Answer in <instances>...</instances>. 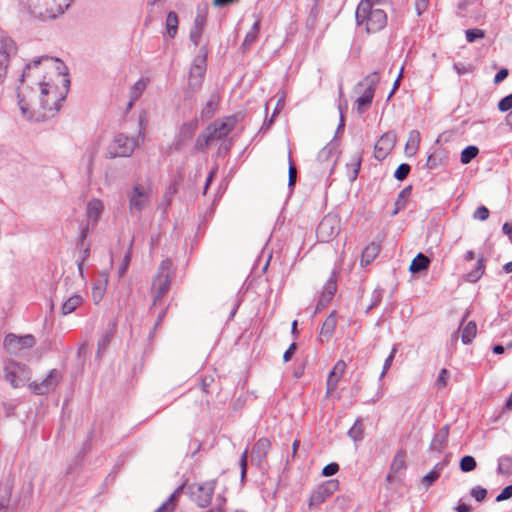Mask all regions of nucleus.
<instances>
[{"label":"nucleus","mask_w":512,"mask_h":512,"mask_svg":"<svg viewBox=\"0 0 512 512\" xmlns=\"http://www.w3.org/2000/svg\"><path fill=\"white\" fill-rule=\"evenodd\" d=\"M69 79L64 63L41 58L29 63L18 91V105L24 117L43 120L53 116L66 98Z\"/></svg>","instance_id":"obj_1"},{"label":"nucleus","mask_w":512,"mask_h":512,"mask_svg":"<svg viewBox=\"0 0 512 512\" xmlns=\"http://www.w3.org/2000/svg\"><path fill=\"white\" fill-rule=\"evenodd\" d=\"M356 21L368 33H376L387 24V15L382 9H373L369 0H361L356 10Z\"/></svg>","instance_id":"obj_2"},{"label":"nucleus","mask_w":512,"mask_h":512,"mask_svg":"<svg viewBox=\"0 0 512 512\" xmlns=\"http://www.w3.org/2000/svg\"><path fill=\"white\" fill-rule=\"evenodd\" d=\"M235 125L236 118L231 116L214 121L207 127L205 133L198 138L197 148L205 150L212 142L225 138L233 131Z\"/></svg>","instance_id":"obj_3"},{"label":"nucleus","mask_w":512,"mask_h":512,"mask_svg":"<svg viewBox=\"0 0 512 512\" xmlns=\"http://www.w3.org/2000/svg\"><path fill=\"white\" fill-rule=\"evenodd\" d=\"M173 277V262L170 259L163 260L159 271L154 277L151 286L153 304L156 305L168 293Z\"/></svg>","instance_id":"obj_4"},{"label":"nucleus","mask_w":512,"mask_h":512,"mask_svg":"<svg viewBox=\"0 0 512 512\" xmlns=\"http://www.w3.org/2000/svg\"><path fill=\"white\" fill-rule=\"evenodd\" d=\"M135 141L123 134L117 135L107 147L110 157H127L132 154L135 148Z\"/></svg>","instance_id":"obj_5"},{"label":"nucleus","mask_w":512,"mask_h":512,"mask_svg":"<svg viewBox=\"0 0 512 512\" xmlns=\"http://www.w3.org/2000/svg\"><path fill=\"white\" fill-rule=\"evenodd\" d=\"M340 483L337 479H332L318 485L310 496L309 506H319L339 490Z\"/></svg>","instance_id":"obj_6"},{"label":"nucleus","mask_w":512,"mask_h":512,"mask_svg":"<svg viewBox=\"0 0 512 512\" xmlns=\"http://www.w3.org/2000/svg\"><path fill=\"white\" fill-rule=\"evenodd\" d=\"M215 489V482L208 481L204 483H197L191 486V494L193 499L201 507H206L210 504Z\"/></svg>","instance_id":"obj_7"},{"label":"nucleus","mask_w":512,"mask_h":512,"mask_svg":"<svg viewBox=\"0 0 512 512\" xmlns=\"http://www.w3.org/2000/svg\"><path fill=\"white\" fill-rule=\"evenodd\" d=\"M61 379V372L53 369L41 383H33L30 387L34 393L43 395L54 390L60 383Z\"/></svg>","instance_id":"obj_8"},{"label":"nucleus","mask_w":512,"mask_h":512,"mask_svg":"<svg viewBox=\"0 0 512 512\" xmlns=\"http://www.w3.org/2000/svg\"><path fill=\"white\" fill-rule=\"evenodd\" d=\"M42 11H40V14L48 17V18H55L58 15L62 14L65 9H67L70 6L71 0H38Z\"/></svg>","instance_id":"obj_9"},{"label":"nucleus","mask_w":512,"mask_h":512,"mask_svg":"<svg viewBox=\"0 0 512 512\" xmlns=\"http://www.w3.org/2000/svg\"><path fill=\"white\" fill-rule=\"evenodd\" d=\"M34 344L35 339L31 335L17 336L9 334L4 340V346L10 352H17L22 349L31 348Z\"/></svg>","instance_id":"obj_10"},{"label":"nucleus","mask_w":512,"mask_h":512,"mask_svg":"<svg viewBox=\"0 0 512 512\" xmlns=\"http://www.w3.org/2000/svg\"><path fill=\"white\" fill-rule=\"evenodd\" d=\"M6 379L14 387L19 386V382L24 381L28 376V368L25 365L11 361L5 366Z\"/></svg>","instance_id":"obj_11"},{"label":"nucleus","mask_w":512,"mask_h":512,"mask_svg":"<svg viewBox=\"0 0 512 512\" xmlns=\"http://www.w3.org/2000/svg\"><path fill=\"white\" fill-rule=\"evenodd\" d=\"M346 369H347V364L344 360H338L335 363L333 369L331 370V372L329 373L328 378H327V394L328 395H332L336 391L340 380L342 379V377L344 376V374L346 372Z\"/></svg>","instance_id":"obj_12"},{"label":"nucleus","mask_w":512,"mask_h":512,"mask_svg":"<svg viewBox=\"0 0 512 512\" xmlns=\"http://www.w3.org/2000/svg\"><path fill=\"white\" fill-rule=\"evenodd\" d=\"M151 194L150 185L144 186L138 184L134 187L130 196V206L132 209L141 210L147 204Z\"/></svg>","instance_id":"obj_13"},{"label":"nucleus","mask_w":512,"mask_h":512,"mask_svg":"<svg viewBox=\"0 0 512 512\" xmlns=\"http://www.w3.org/2000/svg\"><path fill=\"white\" fill-rule=\"evenodd\" d=\"M338 234V228L336 221L332 218L323 219L318 228L317 236L322 242H329Z\"/></svg>","instance_id":"obj_14"},{"label":"nucleus","mask_w":512,"mask_h":512,"mask_svg":"<svg viewBox=\"0 0 512 512\" xmlns=\"http://www.w3.org/2000/svg\"><path fill=\"white\" fill-rule=\"evenodd\" d=\"M14 51L13 41L1 37L0 38V80L6 73V69L8 67L9 58L11 53Z\"/></svg>","instance_id":"obj_15"},{"label":"nucleus","mask_w":512,"mask_h":512,"mask_svg":"<svg viewBox=\"0 0 512 512\" xmlns=\"http://www.w3.org/2000/svg\"><path fill=\"white\" fill-rule=\"evenodd\" d=\"M394 137L391 134H384L377 141L374 149V155L377 159H384L394 147Z\"/></svg>","instance_id":"obj_16"},{"label":"nucleus","mask_w":512,"mask_h":512,"mask_svg":"<svg viewBox=\"0 0 512 512\" xmlns=\"http://www.w3.org/2000/svg\"><path fill=\"white\" fill-rule=\"evenodd\" d=\"M206 72V59L199 58L190 70L189 82L192 86H200Z\"/></svg>","instance_id":"obj_17"},{"label":"nucleus","mask_w":512,"mask_h":512,"mask_svg":"<svg viewBox=\"0 0 512 512\" xmlns=\"http://www.w3.org/2000/svg\"><path fill=\"white\" fill-rule=\"evenodd\" d=\"M381 251V245L376 242L369 243L363 250L361 255V265L367 266L371 264Z\"/></svg>","instance_id":"obj_18"},{"label":"nucleus","mask_w":512,"mask_h":512,"mask_svg":"<svg viewBox=\"0 0 512 512\" xmlns=\"http://www.w3.org/2000/svg\"><path fill=\"white\" fill-rule=\"evenodd\" d=\"M148 84L147 79H140L137 81L130 90V99L127 104L126 110H130L133 106V104L140 98L144 90L146 89Z\"/></svg>","instance_id":"obj_19"},{"label":"nucleus","mask_w":512,"mask_h":512,"mask_svg":"<svg viewBox=\"0 0 512 512\" xmlns=\"http://www.w3.org/2000/svg\"><path fill=\"white\" fill-rule=\"evenodd\" d=\"M374 98V88H367L364 93L356 100L357 111L362 114L368 110Z\"/></svg>","instance_id":"obj_20"},{"label":"nucleus","mask_w":512,"mask_h":512,"mask_svg":"<svg viewBox=\"0 0 512 512\" xmlns=\"http://www.w3.org/2000/svg\"><path fill=\"white\" fill-rule=\"evenodd\" d=\"M477 334V325L474 321H469L461 327V339L463 343L469 344Z\"/></svg>","instance_id":"obj_21"},{"label":"nucleus","mask_w":512,"mask_h":512,"mask_svg":"<svg viewBox=\"0 0 512 512\" xmlns=\"http://www.w3.org/2000/svg\"><path fill=\"white\" fill-rule=\"evenodd\" d=\"M430 262V259L426 255L419 253L412 261L410 271L412 273L425 271L429 268Z\"/></svg>","instance_id":"obj_22"},{"label":"nucleus","mask_w":512,"mask_h":512,"mask_svg":"<svg viewBox=\"0 0 512 512\" xmlns=\"http://www.w3.org/2000/svg\"><path fill=\"white\" fill-rule=\"evenodd\" d=\"M485 273V260L484 258H479L474 270L466 274V280L468 282H477Z\"/></svg>","instance_id":"obj_23"},{"label":"nucleus","mask_w":512,"mask_h":512,"mask_svg":"<svg viewBox=\"0 0 512 512\" xmlns=\"http://www.w3.org/2000/svg\"><path fill=\"white\" fill-rule=\"evenodd\" d=\"M178 16L175 12H169L166 18V30L171 38H174L178 30Z\"/></svg>","instance_id":"obj_24"},{"label":"nucleus","mask_w":512,"mask_h":512,"mask_svg":"<svg viewBox=\"0 0 512 512\" xmlns=\"http://www.w3.org/2000/svg\"><path fill=\"white\" fill-rule=\"evenodd\" d=\"M406 467V452L404 450H400L396 453L391 463V471L393 473H398Z\"/></svg>","instance_id":"obj_25"},{"label":"nucleus","mask_w":512,"mask_h":512,"mask_svg":"<svg viewBox=\"0 0 512 512\" xmlns=\"http://www.w3.org/2000/svg\"><path fill=\"white\" fill-rule=\"evenodd\" d=\"M82 298L78 295L70 297L62 306L63 314L67 315L74 312L78 307L82 305Z\"/></svg>","instance_id":"obj_26"},{"label":"nucleus","mask_w":512,"mask_h":512,"mask_svg":"<svg viewBox=\"0 0 512 512\" xmlns=\"http://www.w3.org/2000/svg\"><path fill=\"white\" fill-rule=\"evenodd\" d=\"M336 325H337L336 316H335V314H331L324 321V323L322 325V328H321L320 335L321 336L329 337L333 333V331L335 330Z\"/></svg>","instance_id":"obj_27"},{"label":"nucleus","mask_w":512,"mask_h":512,"mask_svg":"<svg viewBox=\"0 0 512 512\" xmlns=\"http://www.w3.org/2000/svg\"><path fill=\"white\" fill-rule=\"evenodd\" d=\"M103 210V204L100 200H91L88 203L87 212L88 217L93 218L94 220H97L99 215L102 213Z\"/></svg>","instance_id":"obj_28"},{"label":"nucleus","mask_w":512,"mask_h":512,"mask_svg":"<svg viewBox=\"0 0 512 512\" xmlns=\"http://www.w3.org/2000/svg\"><path fill=\"white\" fill-rule=\"evenodd\" d=\"M479 154V149L476 146H468L462 152L460 161L462 164L470 163Z\"/></svg>","instance_id":"obj_29"},{"label":"nucleus","mask_w":512,"mask_h":512,"mask_svg":"<svg viewBox=\"0 0 512 512\" xmlns=\"http://www.w3.org/2000/svg\"><path fill=\"white\" fill-rule=\"evenodd\" d=\"M181 489H182V487L180 489L176 490L171 495L169 500L157 512H173L177 505Z\"/></svg>","instance_id":"obj_30"},{"label":"nucleus","mask_w":512,"mask_h":512,"mask_svg":"<svg viewBox=\"0 0 512 512\" xmlns=\"http://www.w3.org/2000/svg\"><path fill=\"white\" fill-rule=\"evenodd\" d=\"M106 285H107V279L105 278L98 285H95L92 288V298L96 303L101 301V299L103 298L105 290H106Z\"/></svg>","instance_id":"obj_31"},{"label":"nucleus","mask_w":512,"mask_h":512,"mask_svg":"<svg viewBox=\"0 0 512 512\" xmlns=\"http://www.w3.org/2000/svg\"><path fill=\"white\" fill-rule=\"evenodd\" d=\"M476 465V461L472 456H464L460 461V468L463 472L473 471Z\"/></svg>","instance_id":"obj_32"},{"label":"nucleus","mask_w":512,"mask_h":512,"mask_svg":"<svg viewBox=\"0 0 512 512\" xmlns=\"http://www.w3.org/2000/svg\"><path fill=\"white\" fill-rule=\"evenodd\" d=\"M485 37V31L479 28L468 29L466 31V39L468 42L472 43L477 39H482Z\"/></svg>","instance_id":"obj_33"},{"label":"nucleus","mask_w":512,"mask_h":512,"mask_svg":"<svg viewBox=\"0 0 512 512\" xmlns=\"http://www.w3.org/2000/svg\"><path fill=\"white\" fill-rule=\"evenodd\" d=\"M450 377V373L447 369H442L438 375V378L436 380V387L438 389H443L447 386L448 380Z\"/></svg>","instance_id":"obj_34"},{"label":"nucleus","mask_w":512,"mask_h":512,"mask_svg":"<svg viewBox=\"0 0 512 512\" xmlns=\"http://www.w3.org/2000/svg\"><path fill=\"white\" fill-rule=\"evenodd\" d=\"M410 166L408 164H401L396 172H395V177L400 180V181H403L404 179L407 178L408 174L410 173Z\"/></svg>","instance_id":"obj_35"},{"label":"nucleus","mask_w":512,"mask_h":512,"mask_svg":"<svg viewBox=\"0 0 512 512\" xmlns=\"http://www.w3.org/2000/svg\"><path fill=\"white\" fill-rule=\"evenodd\" d=\"M419 143H420L419 135L410 137V139L408 140V142L406 144V151L415 153L419 147Z\"/></svg>","instance_id":"obj_36"},{"label":"nucleus","mask_w":512,"mask_h":512,"mask_svg":"<svg viewBox=\"0 0 512 512\" xmlns=\"http://www.w3.org/2000/svg\"><path fill=\"white\" fill-rule=\"evenodd\" d=\"M339 465L335 462L328 464L322 470V475L325 477H330L338 473Z\"/></svg>","instance_id":"obj_37"},{"label":"nucleus","mask_w":512,"mask_h":512,"mask_svg":"<svg viewBox=\"0 0 512 512\" xmlns=\"http://www.w3.org/2000/svg\"><path fill=\"white\" fill-rule=\"evenodd\" d=\"M489 215H490V212H489L488 208L485 206L478 207L476 209V211L474 212V218L481 220V221L488 219Z\"/></svg>","instance_id":"obj_38"},{"label":"nucleus","mask_w":512,"mask_h":512,"mask_svg":"<svg viewBox=\"0 0 512 512\" xmlns=\"http://www.w3.org/2000/svg\"><path fill=\"white\" fill-rule=\"evenodd\" d=\"M498 108L503 112L512 108V93L500 100Z\"/></svg>","instance_id":"obj_39"},{"label":"nucleus","mask_w":512,"mask_h":512,"mask_svg":"<svg viewBox=\"0 0 512 512\" xmlns=\"http://www.w3.org/2000/svg\"><path fill=\"white\" fill-rule=\"evenodd\" d=\"M472 497H474L478 502L483 501L486 498L487 491L482 487H475L471 491Z\"/></svg>","instance_id":"obj_40"},{"label":"nucleus","mask_w":512,"mask_h":512,"mask_svg":"<svg viewBox=\"0 0 512 512\" xmlns=\"http://www.w3.org/2000/svg\"><path fill=\"white\" fill-rule=\"evenodd\" d=\"M271 443L268 439H260L258 442L254 445L253 451H263L264 454H266L267 450L269 449Z\"/></svg>","instance_id":"obj_41"},{"label":"nucleus","mask_w":512,"mask_h":512,"mask_svg":"<svg viewBox=\"0 0 512 512\" xmlns=\"http://www.w3.org/2000/svg\"><path fill=\"white\" fill-rule=\"evenodd\" d=\"M512 497V484L510 486L505 487L502 492L497 496L496 500L498 502L507 500Z\"/></svg>","instance_id":"obj_42"},{"label":"nucleus","mask_w":512,"mask_h":512,"mask_svg":"<svg viewBox=\"0 0 512 512\" xmlns=\"http://www.w3.org/2000/svg\"><path fill=\"white\" fill-rule=\"evenodd\" d=\"M416 10L418 15L423 14L429 7V0H416Z\"/></svg>","instance_id":"obj_43"},{"label":"nucleus","mask_w":512,"mask_h":512,"mask_svg":"<svg viewBox=\"0 0 512 512\" xmlns=\"http://www.w3.org/2000/svg\"><path fill=\"white\" fill-rule=\"evenodd\" d=\"M297 177V169L293 162H290L289 166V185L294 186Z\"/></svg>","instance_id":"obj_44"},{"label":"nucleus","mask_w":512,"mask_h":512,"mask_svg":"<svg viewBox=\"0 0 512 512\" xmlns=\"http://www.w3.org/2000/svg\"><path fill=\"white\" fill-rule=\"evenodd\" d=\"M508 74L509 72L507 69H500L494 78L495 84H499L500 82H502L508 76Z\"/></svg>","instance_id":"obj_45"},{"label":"nucleus","mask_w":512,"mask_h":512,"mask_svg":"<svg viewBox=\"0 0 512 512\" xmlns=\"http://www.w3.org/2000/svg\"><path fill=\"white\" fill-rule=\"evenodd\" d=\"M297 349V346L295 343L291 344L290 347L287 349V351L284 353V361L288 362L293 357L295 351Z\"/></svg>","instance_id":"obj_46"},{"label":"nucleus","mask_w":512,"mask_h":512,"mask_svg":"<svg viewBox=\"0 0 512 512\" xmlns=\"http://www.w3.org/2000/svg\"><path fill=\"white\" fill-rule=\"evenodd\" d=\"M238 0H214L213 3L215 6L223 7L233 3H236Z\"/></svg>","instance_id":"obj_47"},{"label":"nucleus","mask_w":512,"mask_h":512,"mask_svg":"<svg viewBox=\"0 0 512 512\" xmlns=\"http://www.w3.org/2000/svg\"><path fill=\"white\" fill-rule=\"evenodd\" d=\"M505 235H507L512 242V224L505 223L502 228Z\"/></svg>","instance_id":"obj_48"},{"label":"nucleus","mask_w":512,"mask_h":512,"mask_svg":"<svg viewBox=\"0 0 512 512\" xmlns=\"http://www.w3.org/2000/svg\"><path fill=\"white\" fill-rule=\"evenodd\" d=\"M216 109V105L212 102L207 104V107L203 110V114L211 116Z\"/></svg>","instance_id":"obj_49"},{"label":"nucleus","mask_w":512,"mask_h":512,"mask_svg":"<svg viewBox=\"0 0 512 512\" xmlns=\"http://www.w3.org/2000/svg\"><path fill=\"white\" fill-rule=\"evenodd\" d=\"M299 446H300V440L299 439H296L294 442H293V445H292V457L295 458L296 455H297V452H298V449H299Z\"/></svg>","instance_id":"obj_50"},{"label":"nucleus","mask_w":512,"mask_h":512,"mask_svg":"<svg viewBox=\"0 0 512 512\" xmlns=\"http://www.w3.org/2000/svg\"><path fill=\"white\" fill-rule=\"evenodd\" d=\"M457 512H470L471 511V508L469 505L465 504V503H460L458 506H457Z\"/></svg>","instance_id":"obj_51"},{"label":"nucleus","mask_w":512,"mask_h":512,"mask_svg":"<svg viewBox=\"0 0 512 512\" xmlns=\"http://www.w3.org/2000/svg\"><path fill=\"white\" fill-rule=\"evenodd\" d=\"M391 1L392 0H369V2L371 3V7H373L374 5H386L391 3Z\"/></svg>","instance_id":"obj_52"},{"label":"nucleus","mask_w":512,"mask_h":512,"mask_svg":"<svg viewBox=\"0 0 512 512\" xmlns=\"http://www.w3.org/2000/svg\"><path fill=\"white\" fill-rule=\"evenodd\" d=\"M335 289H336V288H335V285H334V286L331 288V290H329V291H328L327 295H326V293H324V294L322 295V298H326V300H327V301H329V300L333 297Z\"/></svg>","instance_id":"obj_53"},{"label":"nucleus","mask_w":512,"mask_h":512,"mask_svg":"<svg viewBox=\"0 0 512 512\" xmlns=\"http://www.w3.org/2000/svg\"><path fill=\"white\" fill-rule=\"evenodd\" d=\"M493 352L496 354L504 353V347L502 345H495L493 348Z\"/></svg>","instance_id":"obj_54"},{"label":"nucleus","mask_w":512,"mask_h":512,"mask_svg":"<svg viewBox=\"0 0 512 512\" xmlns=\"http://www.w3.org/2000/svg\"><path fill=\"white\" fill-rule=\"evenodd\" d=\"M438 478V474L436 472H432L426 476L430 482L435 481Z\"/></svg>","instance_id":"obj_55"},{"label":"nucleus","mask_w":512,"mask_h":512,"mask_svg":"<svg viewBox=\"0 0 512 512\" xmlns=\"http://www.w3.org/2000/svg\"><path fill=\"white\" fill-rule=\"evenodd\" d=\"M475 258V253L473 251H468L466 254H465V259L467 261H471Z\"/></svg>","instance_id":"obj_56"},{"label":"nucleus","mask_w":512,"mask_h":512,"mask_svg":"<svg viewBox=\"0 0 512 512\" xmlns=\"http://www.w3.org/2000/svg\"><path fill=\"white\" fill-rule=\"evenodd\" d=\"M504 270L506 273H511L512 272V262H508L504 265Z\"/></svg>","instance_id":"obj_57"},{"label":"nucleus","mask_w":512,"mask_h":512,"mask_svg":"<svg viewBox=\"0 0 512 512\" xmlns=\"http://www.w3.org/2000/svg\"><path fill=\"white\" fill-rule=\"evenodd\" d=\"M354 165H355V173H357V172L359 171V169H360V166H361V159H360V158H358V159L355 161Z\"/></svg>","instance_id":"obj_58"},{"label":"nucleus","mask_w":512,"mask_h":512,"mask_svg":"<svg viewBox=\"0 0 512 512\" xmlns=\"http://www.w3.org/2000/svg\"><path fill=\"white\" fill-rule=\"evenodd\" d=\"M506 408L508 410H511L512 409V393H511V396L509 397V399L507 400L506 402Z\"/></svg>","instance_id":"obj_59"},{"label":"nucleus","mask_w":512,"mask_h":512,"mask_svg":"<svg viewBox=\"0 0 512 512\" xmlns=\"http://www.w3.org/2000/svg\"><path fill=\"white\" fill-rule=\"evenodd\" d=\"M297 331V321L293 322V333H296Z\"/></svg>","instance_id":"obj_60"},{"label":"nucleus","mask_w":512,"mask_h":512,"mask_svg":"<svg viewBox=\"0 0 512 512\" xmlns=\"http://www.w3.org/2000/svg\"><path fill=\"white\" fill-rule=\"evenodd\" d=\"M209 512H223V510H222V509H217V510H215V511H214V510H212V511H209Z\"/></svg>","instance_id":"obj_61"},{"label":"nucleus","mask_w":512,"mask_h":512,"mask_svg":"<svg viewBox=\"0 0 512 512\" xmlns=\"http://www.w3.org/2000/svg\"><path fill=\"white\" fill-rule=\"evenodd\" d=\"M198 38H199V36L194 39V43H196V44L198 43Z\"/></svg>","instance_id":"obj_62"},{"label":"nucleus","mask_w":512,"mask_h":512,"mask_svg":"<svg viewBox=\"0 0 512 512\" xmlns=\"http://www.w3.org/2000/svg\"><path fill=\"white\" fill-rule=\"evenodd\" d=\"M245 462H246V459H245V457H244V458H243V466H244V467H245V465H246V464H245Z\"/></svg>","instance_id":"obj_63"}]
</instances>
